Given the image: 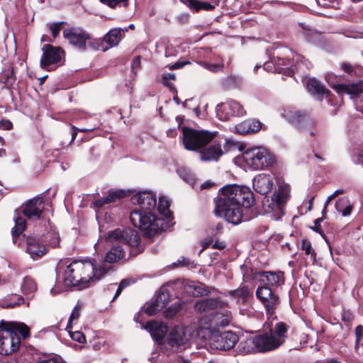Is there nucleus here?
Wrapping results in <instances>:
<instances>
[{
    "label": "nucleus",
    "instance_id": "nucleus-1",
    "mask_svg": "<svg viewBox=\"0 0 363 363\" xmlns=\"http://www.w3.org/2000/svg\"><path fill=\"white\" fill-rule=\"evenodd\" d=\"M253 203V194L248 187L227 185L220 190L215 199V213L223 217L228 223L238 225L243 220L242 207L249 208Z\"/></svg>",
    "mask_w": 363,
    "mask_h": 363
},
{
    "label": "nucleus",
    "instance_id": "nucleus-2",
    "mask_svg": "<svg viewBox=\"0 0 363 363\" xmlns=\"http://www.w3.org/2000/svg\"><path fill=\"white\" fill-rule=\"evenodd\" d=\"M99 272L96 260H75L67 266L64 273V283L67 286L83 289L88 287L90 283L104 277Z\"/></svg>",
    "mask_w": 363,
    "mask_h": 363
},
{
    "label": "nucleus",
    "instance_id": "nucleus-3",
    "mask_svg": "<svg viewBox=\"0 0 363 363\" xmlns=\"http://www.w3.org/2000/svg\"><path fill=\"white\" fill-rule=\"evenodd\" d=\"M26 339L30 336L29 328L21 323H0V354L9 355L20 347V335Z\"/></svg>",
    "mask_w": 363,
    "mask_h": 363
},
{
    "label": "nucleus",
    "instance_id": "nucleus-4",
    "mask_svg": "<svg viewBox=\"0 0 363 363\" xmlns=\"http://www.w3.org/2000/svg\"><path fill=\"white\" fill-rule=\"evenodd\" d=\"M290 186L283 183L279 185L272 196H266L262 202V207L266 214L274 220H279L284 215L285 203L289 199Z\"/></svg>",
    "mask_w": 363,
    "mask_h": 363
},
{
    "label": "nucleus",
    "instance_id": "nucleus-5",
    "mask_svg": "<svg viewBox=\"0 0 363 363\" xmlns=\"http://www.w3.org/2000/svg\"><path fill=\"white\" fill-rule=\"evenodd\" d=\"M289 326L284 322H266L264 324V333L261 334L267 352L272 351L282 345L287 337Z\"/></svg>",
    "mask_w": 363,
    "mask_h": 363
},
{
    "label": "nucleus",
    "instance_id": "nucleus-6",
    "mask_svg": "<svg viewBox=\"0 0 363 363\" xmlns=\"http://www.w3.org/2000/svg\"><path fill=\"white\" fill-rule=\"evenodd\" d=\"M130 220L135 227L144 231L148 236L162 230L163 220L145 209L133 210L130 214Z\"/></svg>",
    "mask_w": 363,
    "mask_h": 363
},
{
    "label": "nucleus",
    "instance_id": "nucleus-7",
    "mask_svg": "<svg viewBox=\"0 0 363 363\" xmlns=\"http://www.w3.org/2000/svg\"><path fill=\"white\" fill-rule=\"evenodd\" d=\"M216 132L182 128L183 143L188 150L196 151L208 144L215 137Z\"/></svg>",
    "mask_w": 363,
    "mask_h": 363
},
{
    "label": "nucleus",
    "instance_id": "nucleus-8",
    "mask_svg": "<svg viewBox=\"0 0 363 363\" xmlns=\"http://www.w3.org/2000/svg\"><path fill=\"white\" fill-rule=\"evenodd\" d=\"M246 165L254 170L264 169L272 165L274 159L272 155L262 147L248 149L242 153Z\"/></svg>",
    "mask_w": 363,
    "mask_h": 363
},
{
    "label": "nucleus",
    "instance_id": "nucleus-9",
    "mask_svg": "<svg viewBox=\"0 0 363 363\" xmlns=\"http://www.w3.org/2000/svg\"><path fill=\"white\" fill-rule=\"evenodd\" d=\"M107 240L110 242L116 241L127 244L131 247L130 253L134 256L143 251V247L140 245V238L137 231L131 228H118L111 231Z\"/></svg>",
    "mask_w": 363,
    "mask_h": 363
},
{
    "label": "nucleus",
    "instance_id": "nucleus-10",
    "mask_svg": "<svg viewBox=\"0 0 363 363\" xmlns=\"http://www.w3.org/2000/svg\"><path fill=\"white\" fill-rule=\"evenodd\" d=\"M295 60L296 64L294 66V69L292 67H288L290 64L288 60L279 57L274 59V62L265 63L264 65V69L270 72L284 73L290 75L294 72V70L298 72L303 69V67L307 69H309L312 67L311 64L303 56L297 55Z\"/></svg>",
    "mask_w": 363,
    "mask_h": 363
},
{
    "label": "nucleus",
    "instance_id": "nucleus-11",
    "mask_svg": "<svg viewBox=\"0 0 363 363\" xmlns=\"http://www.w3.org/2000/svg\"><path fill=\"white\" fill-rule=\"evenodd\" d=\"M63 37L71 45L82 50H85L88 46L93 45L90 35L79 27L64 29Z\"/></svg>",
    "mask_w": 363,
    "mask_h": 363
},
{
    "label": "nucleus",
    "instance_id": "nucleus-12",
    "mask_svg": "<svg viewBox=\"0 0 363 363\" xmlns=\"http://www.w3.org/2000/svg\"><path fill=\"white\" fill-rule=\"evenodd\" d=\"M255 294L265 308L267 315H273L280 303L279 297L274 289L267 286H260L257 289Z\"/></svg>",
    "mask_w": 363,
    "mask_h": 363
},
{
    "label": "nucleus",
    "instance_id": "nucleus-13",
    "mask_svg": "<svg viewBox=\"0 0 363 363\" xmlns=\"http://www.w3.org/2000/svg\"><path fill=\"white\" fill-rule=\"evenodd\" d=\"M125 256V251L121 245H113L108 252L106 254L104 259L97 262L99 274L104 277L109 271L113 269L112 264L123 259Z\"/></svg>",
    "mask_w": 363,
    "mask_h": 363
},
{
    "label": "nucleus",
    "instance_id": "nucleus-14",
    "mask_svg": "<svg viewBox=\"0 0 363 363\" xmlns=\"http://www.w3.org/2000/svg\"><path fill=\"white\" fill-rule=\"evenodd\" d=\"M238 341V335L231 332L225 331L220 334L214 335L211 340L212 348L220 350H229L232 349Z\"/></svg>",
    "mask_w": 363,
    "mask_h": 363
},
{
    "label": "nucleus",
    "instance_id": "nucleus-15",
    "mask_svg": "<svg viewBox=\"0 0 363 363\" xmlns=\"http://www.w3.org/2000/svg\"><path fill=\"white\" fill-rule=\"evenodd\" d=\"M228 303L220 298H210L200 300L195 303V310L200 313L212 314L227 308Z\"/></svg>",
    "mask_w": 363,
    "mask_h": 363
},
{
    "label": "nucleus",
    "instance_id": "nucleus-16",
    "mask_svg": "<svg viewBox=\"0 0 363 363\" xmlns=\"http://www.w3.org/2000/svg\"><path fill=\"white\" fill-rule=\"evenodd\" d=\"M43 55L40 58V65L42 68L49 70V66L59 62L62 59L63 51L59 47L45 45L43 48Z\"/></svg>",
    "mask_w": 363,
    "mask_h": 363
},
{
    "label": "nucleus",
    "instance_id": "nucleus-17",
    "mask_svg": "<svg viewBox=\"0 0 363 363\" xmlns=\"http://www.w3.org/2000/svg\"><path fill=\"white\" fill-rule=\"evenodd\" d=\"M44 211V200L40 196H35L22 206V213L30 220L39 219Z\"/></svg>",
    "mask_w": 363,
    "mask_h": 363
},
{
    "label": "nucleus",
    "instance_id": "nucleus-18",
    "mask_svg": "<svg viewBox=\"0 0 363 363\" xmlns=\"http://www.w3.org/2000/svg\"><path fill=\"white\" fill-rule=\"evenodd\" d=\"M261 335H257L242 340L238 345L239 352L242 354H250L255 352H265L266 349L264 345Z\"/></svg>",
    "mask_w": 363,
    "mask_h": 363
},
{
    "label": "nucleus",
    "instance_id": "nucleus-19",
    "mask_svg": "<svg viewBox=\"0 0 363 363\" xmlns=\"http://www.w3.org/2000/svg\"><path fill=\"white\" fill-rule=\"evenodd\" d=\"M133 203L138 204L141 208L147 211L154 209L157 204L156 195L148 191H140L131 199Z\"/></svg>",
    "mask_w": 363,
    "mask_h": 363
},
{
    "label": "nucleus",
    "instance_id": "nucleus-20",
    "mask_svg": "<svg viewBox=\"0 0 363 363\" xmlns=\"http://www.w3.org/2000/svg\"><path fill=\"white\" fill-rule=\"evenodd\" d=\"M274 186L272 177L267 174H259L253 180L254 189L259 194L264 195L269 192Z\"/></svg>",
    "mask_w": 363,
    "mask_h": 363
},
{
    "label": "nucleus",
    "instance_id": "nucleus-21",
    "mask_svg": "<svg viewBox=\"0 0 363 363\" xmlns=\"http://www.w3.org/2000/svg\"><path fill=\"white\" fill-rule=\"evenodd\" d=\"M260 281L262 286L272 289L278 287L284 284V273L281 272H262L260 273Z\"/></svg>",
    "mask_w": 363,
    "mask_h": 363
},
{
    "label": "nucleus",
    "instance_id": "nucleus-22",
    "mask_svg": "<svg viewBox=\"0 0 363 363\" xmlns=\"http://www.w3.org/2000/svg\"><path fill=\"white\" fill-rule=\"evenodd\" d=\"M128 28H113L109 30L104 37L101 48L104 51L116 46L121 40L122 32H127Z\"/></svg>",
    "mask_w": 363,
    "mask_h": 363
},
{
    "label": "nucleus",
    "instance_id": "nucleus-23",
    "mask_svg": "<svg viewBox=\"0 0 363 363\" xmlns=\"http://www.w3.org/2000/svg\"><path fill=\"white\" fill-rule=\"evenodd\" d=\"M223 155L221 145L213 143L200 151V158L203 162L218 161Z\"/></svg>",
    "mask_w": 363,
    "mask_h": 363
},
{
    "label": "nucleus",
    "instance_id": "nucleus-24",
    "mask_svg": "<svg viewBox=\"0 0 363 363\" xmlns=\"http://www.w3.org/2000/svg\"><path fill=\"white\" fill-rule=\"evenodd\" d=\"M26 245V250L33 259L43 256L47 252L45 246L36 237H28Z\"/></svg>",
    "mask_w": 363,
    "mask_h": 363
},
{
    "label": "nucleus",
    "instance_id": "nucleus-25",
    "mask_svg": "<svg viewBox=\"0 0 363 363\" xmlns=\"http://www.w3.org/2000/svg\"><path fill=\"white\" fill-rule=\"evenodd\" d=\"M150 332L153 339L160 342L163 340L167 332V325L164 323H160L156 321H149L144 327Z\"/></svg>",
    "mask_w": 363,
    "mask_h": 363
},
{
    "label": "nucleus",
    "instance_id": "nucleus-26",
    "mask_svg": "<svg viewBox=\"0 0 363 363\" xmlns=\"http://www.w3.org/2000/svg\"><path fill=\"white\" fill-rule=\"evenodd\" d=\"M187 338L185 335L184 328L181 327H174L169 333L167 342L172 347L179 348L186 343Z\"/></svg>",
    "mask_w": 363,
    "mask_h": 363
},
{
    "label": "nucleus",
    "instance_id": "nucleus-27",
    "mask_svg": "<svg viewBox=\"0 0 363 363\" xmlns=\"http://www.w3.org/2000/svg\"><path fill=\"white\" fill-rule=\"evenodd\" d=\"M262 128V123L257 120H245L235 127V131L240 135L255 133Z\"/></svg>",
    "mask_w": 363,
    "mask_h": 363
},
{
    "label": "nucleus",
    "instance_id": "nucleus-28",
    "mask_svg": "<svg viewBox=\"0 0 363 363\" xmlns=\"http://www.w3.org/2000/svg\"><path fill=\"white\" fill-rule=\"evenodd\" d=\"M168 293L164 291H161L157 296L156 300L145 308V313L150 315L156 314L168 303Z\"/></svg>",
    "mask_w": 363,
    "mask_h": 363
},
{
    "label": "nucleus",
    "instance_id": "nucleus-29",
    "mask_svg": "<svg viewBox=\"0 0 363 363\" xmlns=\"http://www.w3.org/2000/svg\"><path fill=\"white\" fill-rule=\"evenodd\" d=\"M282 116L289 123L294 125H298L305 121L306 114L294 107H287L284 110Z\"/></svg>",
    "mask_w": 363,
    "mask_h": 363
},
{
    "label": "nucleus",
    "instance_id": "nucleus-30",
    "mask_svg": "<svg viewBox=\"0 0 363 363\" xmlns=\"http://www.w3.org/2000/svg\"><path fill=\"white\" fill-rule=\"evenodd\" d=\"M128 195L127 191L124 190H116L109 191L108 194L104 198L96 200L94 204L97 208H101L105 204L110 203L116 201L117 199H120L125 197Z\"/></svg>",
    "mask_w": 363,
    "mask_h": 363
},
{
    "label": "nucleus",
    "instance_id": "nucleus-31",
    "mask_svg": "<svg viewBox=\"0 0 363 363\" xmlns=\"http://www.w3.org/2000/svg\"><path fill=\"white\" fill-rule=\"evenodd\" d=\"M189 8L193 9L195 11H199L201 9L205 11H213L216 6L218 5V0H213L211 2H203L196 0H181Z\"/></svg>",
    "mask_w": 363,
    "mask_h": 363
},
{
    "label": "nucleus",
    "instance_id": "nucleus-32",
    "mask_svg": "<svg viewBox=\"0 0 363 363\" xmlns=\"http://www.w3.org/2000/svg\"><path fill=\"white\" fill-rule=\"evenodd\" d=\"M333 89L339 94H347L349 95L357 96L363 93V82L353 84L352 85L337 84L333 86Z\"/></svg>",
    "mask_w": 363,
    "mask_h": 363
},
{
    "label": "nucleus",
    "instance_id": "nucleus-33",
    "mask_svg": "<svg viewBox=\"0 0 363 363\" xmlns=\"http://www.w3.org/2000/svg\"><path fill=\"white\" fill-rule=\"evenodd\" d=\"M223 308V311L221 310L217 311L213 315L211 320V324L215 327H225L229 325L231 320V313L228 310Z\"/></svg>",
    "mask_w": 363,
    "mask_h": 363
},
{
    "label": "nucleus",
    "instance_id": "nucleus-34",
    "mask_svg": "<svg viewBox=\"0 0 363 363\" xmlns=\"http://www.w3.org/2000/svg\"><path fill=\"white\" fill-rule=\"evenodd\" d=\"M184 291L191 296H206L209 291L202 284H196L194 282H187L184 284Z\"/></svg>",
    "mask_w": 363,
    "mask_h": 363
},
{
    "label": "nucleus",
    "instance_id": "nucleus-35",
    "mask_svg": "<svg viewBox=\"0 0 363 363\" xmlns=\"http://www.w3.org/2000/svg\"><path fill=\"white\" fill-rule=\"evenodd\" d=\"M306 87L308 91L311 92L312 94L328 96L330 94V91L328 89H326L324 86L320 84V83L315 79H308Z\"/></svg>",
    "mask_w": 363,
    "mask_h": 363
},
{
    "label": "nucleus",
    "instance_id": "nucleus-36",
    "mask_svg": "<svg viewBox=\"0 0 363 363\" xmlns=\"http://www.w3.org/2000/svg\"><path fill=\"white\" fill-rule=\"evenodd\" d=\"M250 294V289L245 286H240L235 290H231L228 292V294L235 298L237 303H242L247 301Z\"/></svg>",
    "mask_w": 363,
    "mask_h": 363
},
{
    "label": "nucleus",
    "instance_id": "nucleus-37",
    "mask_svg": "<svg viewBox=\"0 0 363 363\" xmlns=\"http://www.w3.org/2000/svg\"><path fill=\"white\" fill-rule=\"evenodd\" d=\"M335 208L337 211L342 213V216H347L351 213L352 206L347 198L342 197L337 201Z\"/></svg>",
    "mask_w": 363,
    "mask_h": 363
},
{
    "label": "nucleus",
    "instance_id": "nucleus-38",
    "mask_svg": "<svg viewBox=\"0 0 363 363\" xmlns=\"http://www.w3.org/2000/svg\"><path fill=\"white\" fill-rule=\"evenodd\" d=\"M228 108H229V111L230 112L231 116H242L245 114V111L244 110L242 106L240 104L239 102L234 100H228Z\"/></svg>",
    "mask_w": 363,
    "mask_h": 363
},
{
    "label": "nucleus",
    "instance_id": "nucleus-39",
    "mask_svg": "<svg viewBox=\"0 0 363 363\" xmlns=\"http://www.w3.org/2000/svg\"><path fill=\"white\" fill-rule=\"evenodd\" d=\"M227 106L228 102L226 101L218 104L216 108V116L220 121H227L231 116L230 108Z\"/></svg>",
    "mask_w": 363,
    "mask_h": 363
},
{
    "label": "nucleus",
    "instance_id": "nucleus-40",
    "mask_svg": "<svg viewBox=\"0 0 363 363\" xmlns=\"http://www.w3.org/2000/svg\"><path fill=\"white\" fill-rule=\"evenodd\" d=\"M169 201L164 196H161L159 198L158 203V211L159 212L163 215L165 218H169L171 217V211L169 210Z\"/></svg>",
    "mask_w": 363,
    "mask_h": 363
},
{
    "label": "nucleus",
    "instance_id": "nucleus-41",
    "mask_svg": "<svg viewBox=\"0 0 363 363\" xmlns=\"http://www.w3.org/2000/svg\"><path fill=\"white\" fill-rule=\"evenodd\" d=\"M15 225L13 228L11 233L13 236L18 237L24 230L26 228V220L21 216H16L14 218Z\"/></svg>",
    "mask_w": 363,
    "mask_h": 363
},
{
    "label": "nucleus",
    "instance_id": "nucleus-42",
    "mask_svg": "<svg viewBox=\"0 0 363 363\" xmlns=\"http://www.w3.org/2000/svg\"><path fill=\"white\" fill-rule=\"evenodd\" d=\"M22 291L25 294H33L37 289L36 284L34 280L30 277H26L23 279L22 286H21Z\"/></svg>",
    "mask_w": 363,
    "mask_h": 363
},
{
    "label": "nucleus",
    "instance_id": "nucleus-43",
    "mask_svg": "<svg viewBox=\"0 0 363 363\" xmlns=\"http://www.w3.org/2000/svg\"><path fill=\"white\" fill-rule=\"evenodd\" d=\"M177 173L184 181L189 184L193 188L194 187L196 179L190 171L184 167H181L178 169Z\"/></svg>",
    "mask_w": 363,
    "mask_h": 363
},
{
    "label": "nucleus",
    "instance_id": "nucleus-44",
    "mask_svg": "<svg viewBox=\"0 0 363 363\" xmlns=\"http://www.w3.org/2000/svg\"><path fill=\"white\" fill-rule=\"evenodd\" d=\"M159 46L164 48V55L166 57L175 56L177 55V52L174 50V47L169 43V41L167 39H162L160 42L157 43V47Z\"/></svg>",
    "mask_w": 363,
    "mask_h": 363
},
{
    "label": "nucleus",
    "instance_id": "nucleus-45",
    "mask_svg": "<svg viewBox=\"0 0 363 363\" xmlns=\"http://www.w3.org/2000/svg\"><path fill=\"white\" fill-rule=\"evenodd\" d=\"M301 249L305 252L306 255L310 256L312 261L315 260V252L311 242L306 239H303L301 241Z\"/></svg>",
    "mask_w": 363,
    "mask_h": 363
},
{
    "label": "nucleus",
    "instance_id": "nucleus-46",
    "mask_svg": "<svg viewBox=\"0 0 363 363\" xmlns=\"http://www.w3.org/2000/svg\"><path fill=\"white\" fill-rule=\"evenodd\" d=\"M201 65L206 69L213 72H217L223 67V64H215L207 62H201Z\"/></svg>",
    "mask_w": 363,
    "mask_h": 363
},
{
    "label": "nucleus",
    "instance_id": "nucleus-47",
    "mask_svg": "<svg viewBox=\"0 0 363 363\" xmlns=\"http://www.w3.org/2000/svg\"><path fill=\"white\" fill-rule=\"evenodd\" d=\"M180 303H175L173 306H169L165 311V316L167 318H172L173 316L176 315V313L180 310Z\"/></svg>",
    "mask_w": 363,
    "mask_h": 363
},
{
    "label": "nucleus",
    "instance_id": "nucleus-48",
    "mask_svg": "<svg viewBox=\"0 0 363 363\" xmlns=\"http://www.w3.org/2000/svg\"><path fill=\"white\" fill-rule=\"evenodd\" d=\"M80 316V306L79 303L74 308L72 314L69 318V323L67 325V328H71V325L74 320H78Z\"/></svg>",
    "mask_w": 363,
    "mask_h": 363
},
{
    "label": "nucleus",
    "instance_id": "nucleus-49",
    "mask_svg": "<svg viewBox=\"0 0 363 363\" xmlns=\"http://www.w3.org/2000/svg\"><path fill=\"white\" fill-rule=\"evenodd\" d=\"M69 333L70 337L73 340L77 341L79 343H84L86 342L85 336L82 332L78 331V330L74 331V332H71L69 330Z\"/></svg>",
    "mask_w": 363,
    "mask_h": 363
},
{
    "label": "nucleus",
    "instance_id": "nucleus-50",
    "mask_svg": "<svg viewBox=\"0 0 363 363\" xmlns=\"http://www.w3.org/2000/svg\"><path fill=\"white\" fill-rule=\"evenodd\" d=\"M16 298H17L16 301H10L7 303H3V304L0 303V306L2 308H14L17 306H19V305L23 303L24 299L22 296H18Z\"/></svg>",
    "mask_w": 363,
    "mask_h": 363
},
{
    "label": "nucleus",
    "instance_id": "nucleus-51",
    "mask_svg": "<svg viewBox=\"0 0 363 363\" xmlns=\"http://www.w3.org/2000/svg\"><path fill=\"white\" fill-rule=\"evenodd\" d=\"M63 22L53 23L50 25V30L54 38L60 33Z\"/></svg>",
    "mask_w": 363,
    "mask_h": 363
},
{
    "label": "nucleus",
    "instance_id": "nucleus-52",
    "mask_svg": "<svg viewBox=\"0 0 363 363\" xmlns=\"http://www.w3.org/2000/svg\"><path fill=\"white\" fill-rule=\"evenodd\" d=\"M101 2L107 4L111 8H115L117 5L122 3L123 6H126L128 0H100Z\"/></svg>",
    "mask_w": 363,
    "mask_h": 363
},
{
    "label": "nucleus",
    "instance_id": "nucleus-53",
    "mask_svg": "<svg viewBox=\"0 0 363 363\" xmlns=\"http://www.w3.org/2000/svg\"><path fill=\"white\" fill-rule=\"evenodd\" d=\"M356 333V345L357 346L360 344L361 340L363 336V327L358 325L355 329Z\"/></svg>",
    "mask_w": 363,
    "mask_h": 363
},
{
    "label": "nucleus",
    "instance_id": "nucleus-54",
    "mask_svg": "<svg viewBox=\"0 0 363 363\" xmlns=\"http://www.w3.org/2000/svg\"><path fill=\"white\" fill-rule=\"evenodd\" d=\"M343 194V190H340V189H338V190H336L335 191H334L331 195H330L325 203V206H324V210L326 208V207L328 206V205L330 203V202L333 199H335L337 196L340 195V194Z\"/></svg>",
    "mask_w": 363,
    "mask_h": 363
},
{
    "label": "nucleus",
    "instance_id": "nucleus-55",
    "mask_svg": "<svg viewBox=\"0 0 363 363\" xmlns=\"http://www.w3.org/2000/svg\"><path fill=\"white\" fill-rule=\"evenodd\" d=\"M352 160L354 163L359 164L363 162V150H358L352 157Z\"/></svg>",
    "mask_w": 363,
    "mask_h": 363
},
{
    "label": "nucleus",
    "instance_id": "nucleus-56",
    "mask_svg": "<svg viewBox=\"0 0 363 363\" xmlns=\"http://www.w3.org/2000/svg\"><path fill=\"white\" fill-rule=\"evenodd\" d=\"M189 61H178L169 66V69H177L183 67L184 65L189 64Z\"/></svg>",
    "mask_w": 363,
    "mask_h": 363
},
{
    "label": "nucleus",
    "instance_id": "nucleus-57",
    "mask_svg": "<svg viewBox=\"0 0 363 363\" xmlns=\"http://www.w3.org/2000/svg\"><path fill=\"white\" fill-rule=\"evenodd\" d=\"M13 127V124L10 121H0V128L3 130H11Z\"/></svg>",
    "mask_w": 363,
    "mask_h": 363
},
{
    "label": "nucleus",
    "instance_id": "nucleus-58",
    "mask_svg": "<svg viewBox=\"0 0 363 363\" xmlns=\"http://www.w3.org/2000/svg\"><path fill=\"white\" fill-rule=\"evenodd\" d=\"M60 236L58 234L55 233L53 235V238L52 240H50V245L52 247H59L60 245Z\"/></svg>",
    "mask_w": 363,
    "mask_h": 363
},
{
    "label": "nucleus",
    "instance_id": "nucleus-59",
    "mask_svg": "<svg viewBox=\"0 0 363 363\" xmlns=\"http://www.w3.org/2000/svg\"><path fill=\"white\" fill-rule=\"evenodd\" d=\"M320 220H321L320 218L315 219L314 221V226H313L311 228L314 231L319 233H320Z\"/></svg>",
    "mask_w": 363,
    "mask_h": 363
},
{
    "label": "nucleus",
    "instance_id": "nucleus-60",
    "mask_svg": "<svg viewBox=\"0 0 363 363\" xmlns=\"http://www.w3.org/2000/svg\"><path fill=\"white\" fill-rule=\"evenodd\" d=\"M225 247V244L223 242L216 241L213 245V248H214V249L222 250V249H224Z\"/></svg>",
    "mask_w": 363,
    "mask_h": 363
},
{
    "label": "nucleus",
    "instance_id": "nucleus-61",
    "mask_svg": "<svg viewBox=\"0 0 363 363\" xmlns=\"http://www.w3.org/2000/svg\"><path fill=\"white\" fill-rule=\"evenodd\" d=\"M140 56H136L133 60L132 66L133 67H138L140 66Z\"/></svg>",
    "mask_w": 363,
    "mask_h": 363
},
{
    "label": "nucleus",
    "instance_id": "nucleus-62",
    "mask_svg": "<svg viewBox=\"0 0 363 363\" xmlns=\"http://www.w3.org/2000/svg\"><path fill=\"white\" fill-rule=\"evenodd\" d=\"M213 183L212 182L207 181V182H205L203 184H201L200 186V188L202 189H210L211 186H213Z\"/></svg>",
    "mask_w": 363,
    "mask_h": 363
},
{
    "label": "nucleus",
    "instance_id": "nucleus-63",
    "mask_svg": "<svg viewBox=\"0 0 363 363\" xmlns=\"http://www.w3.org/2000/svg\"><path fill=\"white\" fill-rule=\"evenodd\" d=\"M235 143L233 141H230V140H227L226 143H225V148H226V150H230L233 147H235Z\"/></svg>",
    "mask_w": 363,
    "mask_h": 363
},
{
    "label": "nucleus",
    "instance_id": "nucleus-64",
    "mask_svg": "<svg viewBox=\"0 0 363 363\" xmlns=\"http://www.w3.org/2000/svg\"><path fill=\"white\" fill-rule=\"evenodd\" d=\"M164 79H175V74L173 73H167L163 75Z\"/></svg>",
    "mask_w": 363,
    "mask_h": 363
}]
</instances>
